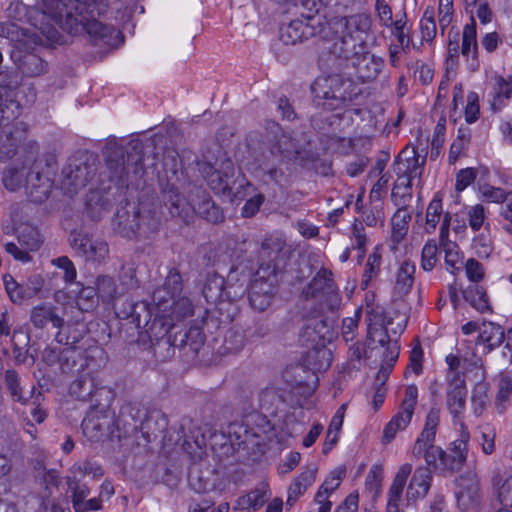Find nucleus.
<instances>
[{
    "label": "nucleus",
    "mask_w": 512,
    "mask_h": 512,
    "mask_svg": "<svg viewBox=\"0 0 512 512\" xmlns=\"http://www.w3.org/2000/svg\"><path fill=\"white\" fill-rule=\"evenodd\" d=\"M246 141V168L263 185L281 184L286 170L301 153L299 141L278 124L263 132H250Z\"/></svg>",
    "instance_id": "nucleus-1"
},
{
    "label": "nucleus",
    "mask_w": 512,
    "mask_h": 512,
    "mask_svg": "<svg viewBox=\"0 0 512 512\" xmlns=\"http://www.w3.org/2000/svg\"><path fill=\"white\" fill-rule=\"evenodd\" d=\"M285 246L281 238H269L262 243L261 256L269 260L260 264L248 292L251 307L259 312L265 311L274 298L278 276L287 262Z\"/></svg>",
    "instance_id": "nucleus-2"
},
{
    "label": "nucleus",
    "mask_w": 512,
    "mask_h": 512,
    "mask_svg": "<svg viewBox=\"0 0 512 512\" xmlns=\"http://www.w3.org/2000/svg\"><path fill=\"white\" fill-rule=\"evenodd\" d=\"M198 170L207 185L216 193L244 200L257 190L245 175L235 177L236 169L232 159L222 149H218L214 160L206 158L198 162Z\"/></svg>",
    "instance_id": "nucleus-3"
},
{
    "label": "nucleus",
    "mask_w": 512,
    "mask_h": 512,
    "mask_svg": "<svg viewBox=\"0 0 512 512\" xmlns=\"http://www.w3.org/2000/svg\"><path fill=\"white\" fill-rule=\"evenodd\" d=\"M118 317L129 320L134 324L139 333L146 334L151 341L167 338V343L171 345L169 337L173 339L172 331L177 329V325L169 317L168 313H161L152 310L147 302L126 301L123 308H116Z\"/></svg>",
    "instance_id": "nucleus-4"
},
{
    "label": "nucleus",
    "mask_w": 512,
    "mask_h": 512,
    "mask_svg": "<svg viewBox=\"0 0 512 512\" xmlns=\"http://www.w3.org/2000/svg\"><path fill=\"white\" fill-rule=\"evenodd\" d=\"M199 193L201 194L199 202H188L179 193L178 187L174 182H171V179H168L165 184L161 183L162 200L172 217H179L183 221H188L193 213H197L211 223L222 221L224 216L220 207L214 203L204 190H199Z\"/></svg>",
    "instance_id": "nucleus-5"
},
{
    "label": "nucleus",
    "mask_w": 512,
    "mask_h": 512,
    "mask_svg": "<svg viewBox=\"0 0 512 512\" xmlns=\"http://www.w3.org/2000/svg\"><path fill=\"white\" fill-rule=\"evenodd\" d=\"M103 156L111 181L120 186L134 185L144 174L143 156L136 147L128 151L118 143L110 141L105 145Z\"/></svg>",
    "instance_id": "nucleus-6"
},
{
    "label": "nucleus",
    "mask_w": 512,
    "mask_h": 512,
    "mask_svg": "<svg viewBox=\"0 0 512 512\" xmlns=\"http://www.w3.org/2000/svg\"><path fill=\"white\" fill-rule=\"evenodd\" d=\"M311 92L317 104L328 110L345 107L358 94L352 81L338 74L317 77Z\"/></svg>",
    "instance_id": "nucleus-7"
},
{
    "label": "nucleus",
    "mask_w": 512,
    "mask_h": 512,
    "mask_svg": "<svg viewBox=\"0 0 512 512\" xmlns=\"http://www.w3.org/2000/svg\"><path fill=\"white\" fill-rule=\"evenodd\" d=\"M344 32L334 42L332 52L339 58H349L358 48H365V41L371 29L372 20L367 14H355L344 18Z\"/></svg>",
    "instance_id": "nucleus-8"
},
{
    "label": "nucleus",
    "mask_w": 512,
    "mask_h": 512,
    "mask_svg": "<svg viewBox=\"0 0 512 512\" xmlns=\"http://www.w3.org/2000/svg\"><path fill=\"white\" fill-rule=\"evenodd\" d=\"M42 1V8H30L19 1H13L6 8L5 12L9 19L14 21H23L28 18L32 26L38 29L48 39L54 40L57 35V30L54 28V23L59 22V17H52L49 8L44 0Z\"/></svg>",
    "instance_id": "nucleus-9"
},
{
    "label": "nucleus",
    "mask_w": 512,
    "mask_h": 512,
    "mask_svg": "<svg viewBox=\"0 0 512 512\" xmlns=\"http://www.w3.org/2000/svg\"><path fill=\"white\" fill-rule=\"evenodd\" d=\"M331 325L326 319L312 318L309 319L301 329L300 338L306 343L307 346L313 348L309 352V356L315 355L325 360V363H320L319 369H326L331 363V352L325 348L326 341L332 338Z\"/></svg>",
    "instance_id": "nucleus-10"
},
{
    "label": "nucleus",
    "mask_w": 512,
    "mask_h": 512,
    "mask_svg": "<svg viewBox=\"0 0 512 512\" xmlns=\"http://www.w3.org/2000/svg\"><path fill=\"white\" fill-rule=\"evenodd\" d=\"M318 6L314 0L306 15L290 21L280 28V40L286 45H296L309 38H312L322 31L320 20L316 17Z\"/></svg>",
    "instance_id": "nucleus-11"
},
{
    "label": "nucleus",
    "mask_w": 512,
    "mask_h": 512,
    "mask_svg": "<svg viewBox=\"0 0 512 512\" xmlns=\"http://www.w3.org/2000/svg\"><path fill=\"white\" fill-rule=\"evenodd\" d=\"M94 163L84 156H75L69 159L62 169L61 188L72 196L84 188L89 180L95 175Z\"/></svg>",
    "instance_id": "nucleus-12"
},
{
    "label": "nucleus",
    "mask_w": 512,
    "mask_h": 512,
    "mask_svg": "<svg viewBox=\"0 0 512 512\" xmlns=\"http://www.w3.org/2000/svg\"><path fill=\"white\" fill-rule=\"evenodd\" d=\"M71 396L80 401H90L92 407L108 406L113 400L112 391L106 386L99 385L90 373H81L71 383Z\"/></svg>",
    "instance_id": "nucleus-13"
},
{
    "label": "nucleus",
    "mask_w": 512,
    "mask_h": 512,
    "mask_svg": "<svg viewBox=\"0 0 512 512\" xmlns=\"http://www.w3.org/2000/svg\"><path fill=\"white\" fill-rule=\"evenodd\" d=\"M47 4L52 17H59V21L66 15L72 17L73 9L75 13L82 15L83 13L94 15H102L107 11V0H44Z\"/></svg>",
    "instance_id": "nucleus-14"
},
{
    "label": "nucleus",
    "mask_w": 512,
    "mask_h": 512,
    "mask_svg": "<svg viewBox=\"0 0 512 512\" xmlns=\"http://www.w3.org/2000/svg\"><path fill=\"white\" fill-rule=\"evenodd\" d=\"M302 294L306 299L325 297L330 310L339 307L341 297L333 281V274L326 268H321L303 289Z\"/></svg>",
    "instance_id": "nucleus-15"
},
{
    "label": "nucleus",
    "mask_w": 512,
    "mask_h": 512,
    "mask_svg": "<svg viewBox=\"0 0 512 512\" xmlns=\"http://www.w3.org/2000/svg\"><path fill=\"white\" fill-rule=\"evenodd\" d=\"M53 180L49 168L41 162H35L25 175V192L32 202H44L52 189Z\"/></svg>",
    "instance_id": "nucleus-16"
},
{
    "label": "nucleus",
    "mask_w": 512,
    "mask_h": 512,
    "mask_svg": "<svg viewBox=\"0 0 512 512\" xmlns=\"http://www.w3.org/2000/svg\"><path fill=\"white\" fill-rule=\"evenodd\" d=\"M418 399V388L416 385H408L405 390V397L402 400L399 411L385 426L383 441L390 443L399 430H404L411 422Z\"/></svg>",
    "instance_id": "nucleus-17"
},
{
    "label": "nucleus",
    "mask_w": 512,
    "mask_h": 512,
    "mask_svg": "<svg viewBox=\"0 0 512 512\" xmlns=\"http://www.w3.org/2000/svg\"><path fill=\"white\" fill-rule=\"evenodd\" d=\"M30 321L37 329H44L49 325L57 329L55 340L60 344H69L68 337L61 331L66 322L63 315L60 314V308L51 303H43L35 306L31 309Z\"/></svg>",
    "instance_id": "nucleus-18"
},
{
    "label": "nucleus",
    "mask_w": 512,
    "mask_h": 512,
    "mask_svg": "<svg viewBox=\"0 0 512 512\" xmlns=\"http://www.w3.org/2000/svg\"><path fill=\"white\" fill-rule=\"evenodd\" d=\"M70 501L75 512H93L103 508L99 498H89L90 487L77 475L66 476Z\"/></svg>",
    "instance_id": "nucleus-19"
},
{
    "label": "nucleus",
    "mask_w": 512,
    "mask_h": 512,
    "mask_svg": "<svg viewBox=\"0 0 512 512\" xmlns=\"http://www.w3.org/2000/svg\"><path fill=\"white\" fill-rule=\"evenodd\" d=\"M69 241L71 247L86 260L101 262L108 257L109 246L104 240L95 239L81 231H73Z\"/></svg>",
    "instance_id": "nucleus-20"
},
{
    "label": "nucleus",
    "mask_w": 512,
    "mask_h": 512,
    "mask_svg": "<svg viewBox=\"0 0 512 512\" xmlns=\"http://www.w3.org/2000/svg\"><path fill=\"white\" fill-rule=\"evenodd\" d=\"M182 277L176 268H171L164 284L153 292V310L168 313L175 298L182 292Z\"/></svg>",
    "instance_id": "nucleus-21"
},
{
    "label": "nucleus",
    "mask_w": 512,
    "mask_h": 512,
    "mask_svg": "<svg viewBox=\"0 0 512 512\" xmlns=\"http://www.w3.org/2000/svg\"><path fill=\"white\" fill-rule=\"evenodd\" d=\"M138 241L152 239L159 231L161 216L154 204L140 201L135 205Z\"/></svg>",
    "instance_id": "nucleus-22"
},
{
    "label": "nucleus",
    "mask_w": 512,
    "mask_h": 512,
    "mask_svg": "<svg viewBox=\"0 0 512 512\" xmlns=\"http://www.w3.org/2000/svg\"><path fill=\"white\" fill-rule=\"evenodd\" d=\"M467 389L464 377L459 373H453L448 378L446 390V404L449 412L455 420H460L466 405Z\"/></svg>",
    "instance_id": "nucleus-23"
},
{
    "label": "nucleus",
    "mask_w": 512,
    "mask_h": 512,
    "mask_svg": "<svg viewBox=\"0 0 512 512\" xmlns=\"http://www.w3.org/2000/svg\"><path fill=\"white\" fill-rule=\"evenodd\" d=\"M425 163L426 155H420L415 148L406 147L396 157L393 163V171L396 175L420 178Z\"/></svg>",
    "instance_id": "nucleus-24"
},
{
    "label": "nucleus",
    "mask_w": 512,
    "mask_h": 512,
    "mask_svg": "<svg viewBox=\"0 0 512 512\" xmlns=\"http://www.w3.org/2000/svg\"><path fill=\"white\" fill-rule=\"evenodd\" d=\"M462 432L459 439L453 441L442 457V470L459 471L467 458L469 433L461 422Z\"/></svg>",
    "instance_id": "nucleus-25"
},
{
    "label": "nucleus",
    "mask_w": 512,
    "mask_h": 512,
    "mask_svg": "<svg viewBox=\"0 0 512 512\" xmlns=\"http://www.w3.org/2000/svg\"><path fill=\"white\" fill-rule=\"evenodd\" d=\"M83 433L95 440L112 438L115 430V417L109 413H95L86 417L81 424Z\"/></svg>",
    "instance_id": "nucleus-26"
},
{
    "label": "nucleus",
    "mask_w": 512,
    "mask_h": 512,
    "mask_svg": "<svg viewBox=\"0 0 512 512\" xmlns=\"http://www.w3.org/2000/svg\"><path fill=\"white\" fill-rule=\"evenodd\" d=\"M346 59L351 61L358 77L363 81L375 79L383 67L382 59L365 51V48H361V51L360 48L356 49L355 53Z\"/></svg>",
    "instance_id": "nucleus-27"
},
{
    "label": "nucleus",
    "mask_w": 512,
    "mask_h": 512,
    "mask_svg": "<svg viewBox=\"0 0 512 512\" xmlns=\"http://www.w3.org/2000/svg\"><path fill=\"white\" fill-rule=\"evenodd\" d=\"M11 60L27 77H38L48 71L47 62L34 52H23L19 49L11 51Z\"/></svg>",
    "instance_id": "nucleus-28"
},
{
    "label": "nucleus",
    "mask_w": 512,
    "mask_h": 512,
    "mask_svg": "<svg viewBox=\"0 0 512 512\" xmlns=\"http://www.w3.org/2000/svg\"><path fill=\"white\" fill-rule=\"evenodd\" d=\"M112 229L117 235L138 240L135 205L127 204L117 210L113 220Z\"/></svg>",
    "instance_id": "nucleus-29"
},
{
    "label": "nucleus",
    "mask_w": 512,
    "mask_h": 512,
    "mask_svg": "<svg viewBox=\"0 0 512 512\" xmlns=\"http://www.w3.org/2000/svg\"><path fill=\"white\" fill-rule=\"evenodd\" d=\"M242 394V398L250 409H259L271 415L275 414L279 405L283 403L282 395L274 387H266L258 393L257 405L253 402L252 392L250 390H243Z\"/></svg>",
    "instance_id": "nucleus-30"
},
{
    "label": "nucleus",
    "mask_w": 512,
    "mask_h": 512,
    "mask_svg": "<svg viewBox=\"0 0 512 512\" xmlns=\"http://www.w3.org/2000/svg\"><path fill=\"white\" fill-rule=\"evenodd\" d=\"M78 21L94 45H112L113 40L119 34V31L115 30L112 26H107L94 17L89 19L82 16Z\"/></svg>",
    "instance_id": "nucleus-31"
},
{
    "label": "nucleus",
    "mask_w": 512,
    "mask_h": 512,
    "mask_svg": "<svg viewBox=\"0 0 512 512\" xmlns=\"http://www.w3.org/2000/svg\"><path fill=\"white\" fill-rule=\"evenodd\" d=\"M412 472V465L405 463L400 466L388 491V503L386 512H400L399 502L406 485V481Z\"/></svg>",
    "instance_id": "nucleus-32"
},
{
    "label": "nucleus",
    "mask_w": 512,
    "mask_h": 512,
    "mask_svg": "<svg viewBox=\"0 0 512 512\" xmlns=\"http://www.w3.org/2000/svg\"><path fill=\"white\" fill-rule=\"evenodd\" d=\"M20 126H24V123H18L13 128L0 132V162L11 159L17 153L24 132V128Z\"/></svg>",
    "instance_id": "nucleus-33"
},
{
    "label": "nucleus",
    "mask_w": 512,
    "mask_h": 512,
    "mask_svg": "<svg viewBox=\"0 0 512 512\" xmlns=\"http://www.w3.org/2000/svg\"><path fill=\"white\" fill-rule=\"evenodd\" d=\"M431 471L428 467H418L410 480L407 488V501H416L424 498L431 485Z\"/></svg>",
    "instance_id": "nucleus-34"
},
{
    "label": "nucleus",
    "mask_w": 512,
    "mask_h": 512,
    "mask_svg": "<svg viewBox=\"0 0 512 512\" xmlns=\"http://www.w3.org/2000/svg\"><path fill=\"white\" fill-rule=\"evenodd\" d=\"M318 468L312 464L306 467V469L293 481L288 488V497L286 505L293 506L299 497L305 493L316 479Z\"/></svg>",
    "instance_id": "nucleus-35"
},
{
    "label": "nucleus",
    "mask_w": 512,
    "mask_h": 512,
    "mask_svg": "<svg viewBox=\"0 0 512 512\" xmlns=\"http://www.w3.org/2000/svg\"><path fill=\"white\" fill-rule=\"evenodd\" d=\"M368 334L371 338H373L374 336H379V339L377 341L380 344V346L384 348L382 354V362L394 365L398 359L400 347L396 341L390 340L386 328H384L382 325L372 326L371 324H369Z\"/></svg>",
    "instance_id": "nucleus-36"
},
{
    "label": "nucleus",
    "mask_w": 512,
    "mask_h": 512,
    "mask_svg": "<svg viewBox=\"0 0 512 512\" xmlns=\"http://www.w3.org/2000/svg\"><path fill=\"white\" fill-rule=\"evenodd\" d=\"M461 53L465 57L471 56L472 61L470 63V68L472 71L477 70L479 67L478 43L476 22L474 18H471V22L466 24L463 28Z\"/></svg>",
    "instance_id": "nucleus-37"
},
{
    "label": "nucleus",
    "mask_w": 512,
    "mask_h": 512,
    "mask_svg": "<svg viewBox=\"0 0 512 512\" xmlns=\"http://www.w3.org/2000/svg\"><path fill=\"white\" fill-rule=\"evenodd\" d=\"M204 334L199 327H191L185 331H175L173 339L169 337L172 346L189 345L192 351L197 352L204 343Z\"/></svg>",
    "instance_id": "nucleus-38"
},
{
    "label": "nucleus",
    "mask_w": 512,
    "mask_h": 512,
    "mask_svg": "<svg viewBox=\"0 0 512 512\" xmlns=\"http://www.w3.org/2000/svg\"><path fill=\"white\" fill-rule=\"evenodd\" d=\"M505 339L504 329L493 322H483L479 328L478 342L487 345L488 351L500 346Z\"/></svg>",
    "instance_id": "nucleus-39"
},
{
    "label": "nucleus",
    "mask_w": 512,
    "mask_h": 512,
    "mask_svg": "<svg viewBox=\"0 0 512 512\" xmlns=\"http://www.w3.org/2000/svg\"><path fill=\"white\" fill-rule=\"evenodd\" d=\"M18 243L29 251H36L43 243V238L36 226L22 223L16 227Z\"/></svg>",
    "instance_id": "nucleus-40"
},
{
    "label": "nucleus",
    "mask_w": 512,
    "mask_h": 512,
    "mask_svg": "<svg viewBox=\"0 0 512 512\" xmlns=\"http://www.w3.org/2000/svg\"><path fill=\"white\" fill-rule=\"evenodd\" d=\"M247 281V274L241 273V277H238L237 268H232L225 285V300L236 301L243 297L247 291Z\"/></svg>",
    "instance_id": "nucleus-41"
},
{
    "label": "nucleus",
    "mask_w": 512,
    "mask_h": 512,
    "mask_svg": "<svg viewBox=\"0 0 512 512\" xmlns=\"http://www.w3.org/2000/svg\"><path fill=\"white\" fill-rule=\"evenodd\" d=\"M226 281L215 273L208 274L203 285L202 294L208 303H217L225 300Z\"/></svg>",
    "instance_id": "nucleus-42"
},
{
    "label": "nucleus",
    "mask_w": 512,
    "mask_h": 512,
    "mask_svg": "<svg viewBox=\"0 0 512 512\" xmlns=\"http://www.w3.org/2000/svg\"><path fill=\"white\" fill-rule=\"evenodd\" d=\"M440 422V411L436 408H431L426 416V421L422 432L415 441V452L420 453L421 447L426 442H434L436 431Z\"/></svg>",
    "instance_id": "nucleus-43"
},
{
    "label": "nucleus",
    "mask_w": 512,
    "mask_h": 512,
    "mask_svg": "<svg viewBox=\"0 0 512 512\" xmlns=\"http://www.w3.org/2000/svg\"><path fill=\"white\" fill-rule=\"evenodd\" d=\"M492 484L499 502L505 507L512 506V475L495 471Z\"/></svg>",
    "instance_id": "nucleus-44"
},
{
    "label": "nucleus",
    "mask_w": 512,
    "mask_h": 512,
    "mask_svg": "<svg viewBox=\"0 0 512 512\" xmlns=\"http://www.w3.org/2000/svg\"><path fill=\"white\" fill-rule=\"evenodd\" d=\"M415 265L410 261H404L397 272L394 291L398 296L409 293L414 283Z\"/></svg>",
    "instance_id": "nucleus-45"
},
{
    "label": "nucleus",
    "mask_w": 512,
    "mask_h": 512,
    "mask_svg": "<svg viewBox=\"0 0 512 512\" xmlns=\"http://www.w3.org/2000/svg\"><path fill=\"white\" fill-rule=\"evenodd\" d=\"M411 221V212L404 205H400L391 219L392 240L394 243H400L408 232L409 222Z\"/></svg>",
    "instance_id": "nucleus-46"
},
{
    "label": "nucleus",
    "mask_w": 512,
    "mask_h": 512,
    "mask_svg": "<svg viewBox=\"0 0 512 512\" xmlns=\"http://www.w3.org/2000/svg\"><path fill=\"white\" fill-rule=\"evenodd\" d=\"M451 219H452L451 214L449 212H446V214L444 215V218L442 219V223L440 226L439 241H440V246L444 249V251L446 253V255H445L446 264L453 266L454 263L458 259V253L453 251V249L456 248V244L449 240V230H450V225H451Z\"/></svg>",
    "instance_id": "nucleus-47"
},
{
    "label": "nucleus",
    "mask_w": 512,
    "mask_h": 512,
    "mask_svg": "<svg viewBox=\"0 0 512 512\" xmlns=\"http://www.w3.org/2000/svg\"><path fill=\"white\" fill-rule=\"evenodd\" d=\"M4 386L13 401L22 405L28 403L29 397L24 396L21 377L14 369H7L4 372Z\"/></svg>",
    "instance_id": "nucleus-48"
},
{
    "label": "nucleus",
    "mask_w": 512,
    "mask_h": 512,
    "mask_svg": "<svg viewBox=\"0 0 512 512\" xmlns=\"http://www.w3.org/2000/svg\"><path fill=\"white\" fill-rule=\"evenodd\" d=\"M445 214L446 213L443 214L442 195L437 192L426 210L425 231L429 234L433 233L436 230L441 216Z\"/></svg>",
    "instance_id": "nucleus-49"
},
{
    "label": "nucleus",
    "mask_w": 512,
    "mask_h": 512,
    "mask_svg": "<svg viewBox=\"0 0 512 512\" xmlns=\"http://www.w3.org/2000/svg\"><path fill=\"white\" fill-rule=\"evenodd\" d=\"M464 299L477 311L483 313L490 310L485 289L477 284L470 285L463 292Z\"/></svg>",
    "instance_id": "nucleus-50"
},
{
    "label": "nucleus",
    "mask_w": 512,
    "mask_h": 512,
    "mask_svg": "<svg viewBox=\"0 0 512 512\" xmlns=\"http://www.w3.org/2000/svg\"><path fill=\"white\" fill-rule=\"evenodd\" d=\"M21 85V77L18 72L0 67V94L4 97H15L17 89Z\"/></svg>",
    "instance_id": "nucleus-51"
},
{
    "label": "nucleus",
    "mask_w": 512,
    "mask_h": 512,
    "mask_svg": "<svg viewBox=\"0 0 512 512\" xmlns=\"http://www.w3.org/2000/svg\"><path fill=\"white\" fill-rule=\"evenodd\" d=\"M412 454L416 458L424 457L428 466L442 469V457L444 456V450L433 444V442H425L419 454L415 452V444L412 448Z\"/></svg>",
    "instance_id": "nucleus-52"
},
{
    "label": "nucleus",
    "mask_w": 512,
    "mask_h": 512,
    "mask_svg": "<svg viewBox=\"0 0 512 512\" xmlns=\"http://www.w3.org/2000/svg\"><path fill=\"white\" fill-rule=\"evenodd\" d=\"M137 262L133 258L123 261L119 271V281L125 289H136L139 287V280L136 276Z\"/></svg>",
    "instance_id": "nucleus-53"
},
{
    "label": "nucleus",
    "mask_w": 512,
    "mask_h": 512,
    "mask_svg": "<svg viewBox=\"0 0 512 512\" xmlns=\"http://www.w3.org/2000/svg\"><path fill=\"white\" fill-rule=\"evenodd\" d=\"M414 179V177H410L409 175H397V180L392 192L396 206L404 205L406 198H412L411 187Z\"/></svg>",
    "instance_id": "nucleus-54"
},
{
    "label": "nucleus",
    "mask_w": 512,
    "mask_h": 512,
    "mask_svg": "<svg viewBox=\"0 0 512 512\" xmlns=\"http://www.w3.org/2000/svg\"><path fill=\"white\" fill-rule=\"evenodd\" d=\"M4 284L6 292L14 303H21L25 299L34 297L28 285L17 283L10 275L4 277Z\"/></svg>",
    "instance_id": "nucleus-55"
},
{
    "label": "nucleus",
    "mask_w": 512,
    "mask_h": 512,
    "mask_svg": "<svg viewBox=\"0 0 512 512\" xmlns=\"http://www.w3.org/2000/svg\"><path fill=\"white\" fill-rule=\"evenodd\" d=\"M30 36V31L21 27L16 22L8 21L0 23V37L7 38L11 42L21 43Z\"/></svg>",
    "instance_id": "nucleus-56"
},
{
    "label": "nucleus",
    "mask_w": 512,
    "mask_h": 512,
    "mask_svg": "<svg viewBox=\"0 0 512 512\" xmlns=\"http://www.w3.org/2000/svg\"><path fill=\"white\" fill-rule=\"evenodd\" d=\"M168 315L172 321H180L193 315V304L191 300L184 296H178L168 310Z\"/></svg>",
    "instance_id": "nucleus-57"
},
{
    "label": "nucleus",
    "mask_w": 512,
    "mask_h": 512,
    "mask_svg": "<svg viewBox=\"0 0 512 512\" xmlns=\"http://www.w3.org/2000/svg\"><path fill=\"white\" fill-rule=\"evenodd\" d=\"M488 386L486 383L480 382L475 385L472 391L471 403L474 414L476 416L482 415L487 405L489 404Z\"/></svg>",
    "instance_id": "nucleus-58"
},
{
    "label": "nucleus",
    "mask_w": 512,
    "mask_h": 512,
    "mask_svg": "<svg viewBox=\"0 0 512 512\" xmlns=\"http://www.w3.org/2000/svg\"><path fill=\"white\" fill-rule=\"evenodd\" d=\"M511 392L512 381L510 377L502 375L498 380V392L495 399V407L498 413L501 414L506 410Z\"/></svg>",
    "instance_id": "nucleus-59"
},
{
    "label": "nucleus",
    "mask_w": 512,
    "mask_h": 512,
    "mask_svg": "<svg viewBox=\"0 0 512 512\" xmlns=\"http://www.w3.org/2000/svg\"><path fill=\"white\" fill-rule=\"evenodd\" d=\"M120 416L122 418L130 417L134 422V427L138 428V423L140 424V429L144 431L145 429H149V422L151 418H147L143 421V417L145 413L140 409L137 404L127 403L121 407Z\"/></svg>",
    "instance_id": "nucleus-60"
},
{
    "label": "nucleus",
    "mask_w": 512,
    "mask_h": 512,
    "mask_svg": "<svg viewBox=\"0 0 512 512\" xmlns=\"http://www.w3.org/2000/svg\"><path fill=\"white\" fill-rule=\"evenodd\" d=\"M25 175V168H8L3 174L2 182L6 189L16 191L23 183L25 184Z\"/></svg>",
    "instance_id": "nucleus-61"
},
{
    "label": "nucleus",
    "mask_w": 512,
    "mask_h": 512,
    "mask_svg": "<svg viewBox=\"0 0 512 512\" xmlns=\"http://www.w3.org/2000/svg\"><path fill=\"white\" fill-rule=\"evenodd\" d=\"M69 472L71 475H77L83 480L84 476L91 475L94 479L100 478L103 476L104 471L101 466L92 463L90 461H86L83 463H75L70 469Z\"/></svg>",
    "instance_id": "nucleus-62"
},
{
    "label": "nucleus",
    "mask_w": 512,
    "mask_h": 512,
    "mask_svg": "<svg viewBox=\"0 0 512 512\" xmlns=\"http://www.w3.org/2000/svg\"><path fill=\"white\" fill-rule=\"evenodd\" d=\"M98 295L103 301L110 302L116 295V284L110 276H100L96 281Z\"/></svg>",
    "instance_id": "nucleus-63"
},
{
    "label": "nucleus",
    "mask_w": 512,
    "mask_h": 512,
    "mask_svg": "<svg viewBox=\"0 0 512 512\" xmlns=\"http://www.w3.org/2000/svg\"><path fill=\"white\" fill-rule=\"evenodd\" d=\"M437 244L434 240H429L426 242L422 249V257H421V266L425 271H431L437 261Z\"/></svg>",
    "instance_id": "nucleus-64"
}]
</instances>
